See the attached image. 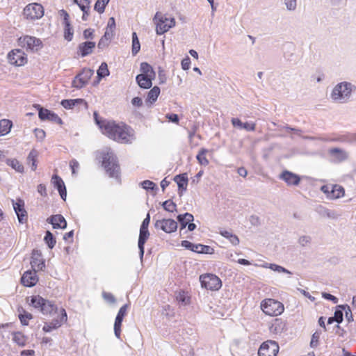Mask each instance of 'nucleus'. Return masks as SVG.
<instances>
[{
    "label": "nucleus",
    "mask_w": 356,
    "mask_h": 356,
    "mask_svg": "<svg viewBox=\"0 0 356 356\" xmlns=\"http://www.w3.org/2000/svg\"><path fill=\"white\" fill-rule=\"evenodd\" d=\"M94 118L103 134L120 143H131L135 140L134 131L124 124H117L113 121L101 120L97 113Z\"/></svg>",
    "instance_id": "f257e3e1"
},
{
    "label": "nucleus",
    "mask_w": 356,
    "mask_h": 356,
    "mask_svg": "<svg viewBox=\"0 0 356 356\" xmlns=\"http://www.w3.org/2000/svg\"><path fill=\"white\" fill-rule=\"evenodd\" d=\"M354 88L355 86L350 82L339 83L333 88L330 98L335 103L346 104L350 100Z\"/></svg>",
    "instance_id": "f03ea898"
},
{
    "label": "nucleus",
    "mask_w": 356,
    "mask_h": 356,
    "mask_svg": "<svg viewBox=\"0 0 356 356\" xmlns=\"http://www.w3.org/2000/svg\"><path fill=\"white\" fill-rule=\"evenodd\" d=\"M30 305L38 309L44 315H52L58 311L57 307L52 302L38 295L31 296Z\"/></svg>",
    "instance_id": "7ed1b4c3"
},
{
    "label": "nucleus",
    "mask_w": 356,
    "mask_h": 356,
    "mask_svg": "<svg viewBox=\"0 0 356 356\" xmlns=\"http://www.w3.org/2000/svg\"><path fill=\"white\" fill-rule=\"evenodd\" d=\"M156 24V32L158 35H162L169 31L170 29L175 26V19L174 17L168 18L165 15L160 12H156L154 19Z\"/></svg>",
    "instance_id": "20e7f679"
},
{
    "label": "nucleus",
    "mask_w": 356,
    "mask_h": 356,
    "mask_svg": "<svg viewBox=\"0 0 356 356\" xmlns=\"http://www.w3.org/2000/svg\"><path fill=\"white\" fill-rule=\"evenodd\" d=\"M102 165L111 177L118 178L120 167L118 163L117 157L112 151H108L104 154L102 157Z\"/></svg>",
    "instance_id": "39448f33"
},
{
    "label": "nucleus",
    "mask_w": 356,
    "mask_h": 356,
    "mask_svg": "<svg viewBox=\"0 0 356 356\" xmlns=\"http://www.w3.org/2000/svg\"><path fill=\"white\" fill-rule=\"evenodd\" d=\"M261 310L267 315L277 316L284 312V305L276 300L267 298L261 302Z\"/></svg>",
    "instance_id": "423d86ee"
},
{
    "label": "nucleus",
    "mask_w": 356,
    "mask_h": 356,
    "mask_svg": "<svg viewBox=\"0 0 356 356\" xmlns=\"http://www.w3.org/2000/svg\"><path fill=\"white\" fill-rule=\"evenodd\" d=\"M201 286L208 290L218 291L222 286V282L213 274H205L200 277Z\"/></svg>",
    "instance_id": "0eeeda50"
},
{
    "label": "nucleus",
    "mask_w": 356,
    "mask_h": 356,
    "mask_svg": "<svg viewBox=\"0 0 356 356\" xmlns=\"http://www.w3.org/2000/svg\"><path fill=\"white\" fill-rule=\"evenodd\" d=\"M24 15L28 19H38L44 15V8L40 3H29L24 9Z\"/></svg>",
    "instance_id": "6e6552de"
},
{
    "label": "nucleus",
    "mask_w": 356,
    "mask_h": 356,
    "mask_svg": "<svg viewBox=\"0 0 356 356\" xmlns=\"http://www.w3.org/2000/svg\"><path fill=\"white\" fill-rule=\"evenodd\" d=\"M19 42L22 47L26 48L27 51L31 52H36L42 47L41 40L33 36L26 35L20 38Z\"/></svg>",
    "instance_id": "1a4fd4ad"
},
{
    "label": "nucleus",
    "mask_w": 356,
    "mask_h": 356,
    "mask_svg": "<svg viewBox=\"0 0 356 356\" xmlns=\"http://www.w3.org/2000/svg\"><path fill=\"white\" fill-rule=\"evenodd\" d=\"M278 343L273 340L264 342L258 350L259 356H276L279 352Z\"/></svg>",
    "instance_id": "9d476101"
},
{
    "label": "nucleus",
    "mask_w": 356,
    "mask_h": 356,
    "mask_svg": "<svg viewBox=\"0 0 356 356\" xmlns=\"http://www.w3.org/2000/svg\"><path fill=\"white\" fill-rule=\"evenodd\" d=\"M94 71L89 68H84L79 73L72 81V86L76 88H81L85 86L92 76Z\"/></svg>",
    "instance_id": "9b49d317"
},
{
    "label": "nucleus",
    "mask_w": 356,
    "mask_h": 356,
    "mask_svg": "<svg viewBox=\"0 0 356 356\" xmlns=\"http://www.w3.org/2000/svg\"><path fill=\"white\" fill-rule=\"evenodd\" d=\"M177 222L170 218L156 220L154 222V227L156 229H161L168 234L175 232L177 229Z\"/></svg>",
    "instance_id": "f8f14e48"
},
{
    "label": "nucleus",
    "mask_w": 356,
    "mask_h": 356,
    "mask_svg": "<svg viewBox=\"0 0 356 356\" xmlns=\"http://www.w3.org/2000/svg\"><path fill=\"white\" fill-rule=\"evenodd\" d=\"M60 318H54L49 323H44L43 326V331L45 332H49L52 330L60 327L62 324L67 321V316L65 310L63 308L60 309Z\"/></svg>",
    "instance_id": "ddd939ff"
},
{
    "label": "nucleus",
    "mask_w": 356,
    "mask_h": 356,
    "mask_svg": "<svg viewBox=\"0 0 356 356\" xmlns=\"http://www.w3.org/2000/svg\"><path fill=\"white\" fill-rule=\"evenodd\" d=\"M8 59L10 64L17 66H22L26 63L27 58L21 49L12 50L8 54Z\"/></svg>",
    "instance_id": "4468645a"
},
{
    "label": "nucleus",
    "mask_w": 356,
    "mask_h": 356,
    "mask_svg": "<svg viewBox=\"0 0 356 356\" xmlns=\"http://www.w3.org/2000/svg\"><path fill=\"white\" fill-rule=\"evenodd\" d=\"M13 209L17 216L19 223L26 222L28 219L27 212L24 209V202L22 199H17V201L12 200Z\"/></svg>",
    "instance_id": "2eb2a0df"
},
{
    "label": "nucleus",
    "mask_w": 356,
    "mask_h": 356,
    "mask_svg": "<svg viewBox=\"0 0 356 356\" xmlns=\"http://www.w3.org/2000/svg\"><path fill=\"white\" fill-rule=\"evenodd\" d=\"M37 107L38 108V116L41 120H49L59 124H62V120L57 114L40 107V105H37Z\"/></svg>",
    "instance_id": "dca6fc26"
},
{
    "label": "nucleus",
    "mask_w": 356,
    "mask_h": 356,
    "mask_svg": "<svg viewBox=\"0 0 356 356\" xmlns=\"http://www.w3.org/2000/svg\"><path fill=\"white\" fill-rule=\"evenodd\" d=\"M31 265L33 270H43L45 268L44 260L42 253L38 250H33L31 255Z\"/></svg>",
    "instance_id": "f3484780"
},
{
    "label": "nucleus",
    "mask_w": 356,
    "mask_h": 356,
    "mask_svg": "<svg viewBox=\"0 0 356 356\" xmlns=\"http://www.w3.org/2000/svg\"><path fill=\"white\" fill-rule=\"evenodd\" d=\"M328 154L332 158V161L337 163H341L347 160L349 156L348 152L338 147L330 149L328 150Z\"/></svg>",
    "instance_id": "a211bd4d"
},
{
    "label": "nucleus",
    "mask_w": 356,
    "mask_h": 356,
    "mask_svg": "<svg viewBox=\"0 0 356 356\" xmlns=\"http://www.w3.org/2000/svg\"><path fill=\"white\" fill-rule=\"evenodd\" d=\"M38 280L36 275V270H27L24 272L22 278L21 282L23 285L28 287H32L35 286Z\"/></svg>",
    "instance_id": "6ab92c4d"
},
{
    "label": "nucleus",
    "mask_w": 356,
    "mask_h": 356,
    "mask_svg": "<svg viewBox=\"0 0 356 356\" xmlns=\"http://www.w3.org/2000/svg\"><path fill=\"white\" fill-rule=\"evenodd\" d=\"M280 178L284 181L288 185L297 186L300 181V177L288 170H284L280 175Z\"/></svg>",
    "instance_id": "aec40b11"
},
{
    "label": "nucleus",
    "mask_w": 356,
    "mask_h": 356,
    "mask_svg": "<svg viewBox=\"0 0 356 356\" xmlns=\"http://www.w3.org/2000/svg\"><path fill=\"white\" fill-rule=\"evenodd\" d=\"M149 236V232L148 229H143L140 228L139 238L138 242V246L139 249L140 258L142 260L145 252V243Z\"/></svg>",
    "instance_id": "412c9836"
},
{
    "label": "nucleus",
    "mask_w": 356,
    "mask_h": 356,
    "mask_svg": "<svg viewBox=\"0 0 356 356\" xmlns=\"http://www.w3.org/2000/svg\"><path fill=\"white\" fill-rule=\"evenodd\" d=\"M174 181L177 182L179 188V194L180 196H181L183 192L186 191L187 189L188 181L187 174L183 173L176 175L174 177Z\"/></svg>",
    "instance_id": "4be33fe9"
},
{
    "label": "nucleus",
    "mask_w": 356,
    "mask_h": 356,
    "mask_svg": "<svg viewBox=\"0 0 356 356\" xmlns=\"http://www.w3.org/2000/svg\"><path fill=\"white\" fill-rule=\"evenodd\" d=\"M47 221L53 225L54 229H65L67 227V222L62 215H53Z\"/></svg>",
    "instance_id": "5701e85b"
},
{
    "label": "nucleus",
    "mask_w": 356,
    "mask_h": 356,
    "mask_svg": "<svg viewBox=\"0 0 356 356\" xmlns=\"http://www.w3.org/2000/svg\"><path fill=\"white\" fill-rule=\"evenodd\" d=\"M95 47V42L88 41L81 42L78 46V52L80 53L81 57H85L90 54Z\"/></svg>",
    "instance_id": "b1692460"
},
{
    "label": "nucleus",
    "mask_w": 356,
    "mask_h": 356,
    "mask_svg": "<svg viewBox=\"0 0 356 356\" xmlns=\"http://www.w3.org/2000/svg\"><path fill=\"white\" fill-rule=\"evenodd\" d=\"M52 181H53L55 187L58 191L60 197L63 200H65L66 196H67V191H66V188H65V186L64 184L63 179L58 175H54L52 177Z\"/></svg>",
    "instance_id": "393cba45"
},
{
    "label": "nucleus",
    "mask_w": 356,
    "mask_h": 356,
    "mask_svg": "<svg viewBox=\"0 0 356 356\" xmlns=\"http://www.w3.org/2000/svg\"><path fill=\"white\" fill-rule=\"evenodd\" d=\"M38 155V151L35 149H32L26 158V163L31 166V168L33 171H35L37 169Z\"/></svg>",
    "instance_id": "a878e982"
},
{
    "label": "nucleus",
    "mask_w": 356,
    "mask_h": 356,
    "mask_svg": "<svg viewBox=\"0 0 356 356\" xmlns=\"http://www.w3.org/2000/svg\"><path fill=\"white\" fill-rule=\"evenodd\" d=\"M154 78L145 76V74H138L136 76V82L138 86L145 89L150 88L152 86V79Z\"/></svg>",
    "instance_id": "bb28decb"
},
{
    "label": "nucleus",
    "mask_w": 356,
    "mask_h": 356,
    "mask_svg": "<svg viewBox=\"0 0 356 356\" xmlns=\"http://www.w3.org/2000/svg\"><path fill=\"white\" fill-rule=\"evenodd\" d=\"M177 219L180 223L181 229H183L188 226L189 222H193L194 220L193 216L190 213H185L177 216Z\"/></svg>",
    "instance_id": "cd10ccee"
},
{
    "label": "nucleus",
    "mask_w": 356,
    "mask_h": 356,
    "mask_svg": "<svg viewBox=\"0 0 356 356\" xmlns=\"http://www.w3.org/2000/svg\"><path fill=\"white\" fill-rule=\"evenodd\" d=\"M331 191L330 195H328V198L334 200L341 197L344 195L345 191L342 186L339 185L331 186Z\"/></svg>",
    "instance_id": "c85d7f7f"
},
{
    "label": "nucleus",
    "mask_w": 356,
    "mask_h": 356,
    "mask_svg": "<svg viewBox=\"0 0 356 356\" xmlns=\"http://www.w3.org/2000/svg\"><path fill=\"white\" fill-rule=\"evenodd\" d=\"M286 330V323L281 318H276L271 327V331L275 334H280Z\"/></svg>",
    "instance_id": "c756f323"
},
{
    "label": "nucleus",
    "mask_w": 356,
    "mask_h": 356,
    "mask_svg": "<svg viewBox=\"0 0 356 356\" xmlns=\"http://www.w3.org/2000/svg\"><path fill=\"white\" fill-rule=\"evenodd\" d=\"M160 92L161 90L159 87L154 86V88H152L147 94L146 102L149 103L150 104L154 103L156 101L160 94Z\"/></svg>",
    "instance_id": "7c9ffc66"
},
{
    "label": "nucleus",
    "mask_w": 356,
    "mask_h": 356,
    "mask_svg": "<svg viewBox=\"0 0 356 356\" xmlns=\"http://www.w3.org/2000/svg\"><path fill=\"white\" fill-rule=\"evenodd\" d=\"M13 123L12 121L3 119L0 120V135L5 136L8 134L12 128Z\"/></svg>",
    "instance_id": "2f4dec72"
},
{
    "label": "nucleus",
    "mask_w": 356,
    "mask_h": 356,
    "mask_svg": "<svg viewBox=\"0 0 356 356\" xmlns=\"http://www.w3.org/2000/svg\"><path fill=\"white\" fill-rule=\"evenodd\" d=\"M6 163L17 172L23 173L24 171L23 165L16 159H7Z\"/></svg>",
    "instance_id": "473e14b6"
},
{
    "label": "nucleus",
    "mask_w": 356,
    "mask_h": 356,
    "mask_svg": "<svg viewBox=\"0 0 356 356\" xmlns=\"http://www.w3.org/2000/svg\"><path fill=\"white\" fill-rule=\"evenodd\" d=\"M79 104H84L86 105V102L83 99H64L61 102V105L67 109L72 108Z\"/></svg>",
    "instance_id": "72a5a7b5"
},
{
    "label": "nucleus",
    "mask_w": 356,
    "mask_h": 356,
    "mask_svg": "<svg viewBox=\"0 0 356 356\" xmlns=\"http://www.w3.org/2000/svg\"><path fill=\"white\" fill-rule=\"evenodd\" d=\"M140 74H145V76H149L154 78L155 72L152 68V67L149 65L147 63L143 62L140 64Z\"/></svg>",
    "instance_id": "f704fd0d"
},
{
    "label": "nucleus",
    "mask_w": 356,
    "mask_h": 356,
    "mask_svg": "<svg viewBox=\"0 0 356 356\" xmlns=\"http://www.w3.org/2000/svg\"><path fill=\"white\" fill-rule=\"evenodd\" d=\"M263 266L264 268H268L271 269L272 270L277 272L279 273H286V274L289 275V276H291L292 275V273L291 271H289L286 268H285L280 265L275 264H266Z\"/></svg>",
    "instance_id": "c9c22d12"
},
{
    "label": "nucleus",
    "mask_w": 356,
    "mask_h": 356,
    "mask_svg": "<svg viewBox=\"0 0 356 356\" xmlns=\"http://www.w3.org/2000/svg\"><path fill=\"white\" fill-rule=\"evenodd\" d=\"M176 300L181 306H186L190 304L191 298L184 291H179L176 296Z\"/></svg>",
    "instance_id": "e433bc0d"
},
{
    "label": "nucleus",
    "mask_w": 356,
    "mask_h": 356,
    "mask_svg": "<svg viewBox=\"0 0 356 356\" xmlns=\"http://www.w3.org/2000/svg\"><path fill=\"white\" fill-rule=\"evenodd\" d=\"M208 152V150L205 148H202L200 149L197 155L196 156V159L198 163L204 166H207L209 162V160L206 157V154Z\"/></svg>",
    "instance_id": "4c0bfd02"
},
{
    "label": "nucleus",
    "mask_w": 356,
    "mask_h": 356,
    "mask_svg": "<svg viewBox=\"0 0 356 356\" xmlns=\"http://www.w3.org/2000/svg\"><path fill=\"white\" fill-rule=\"evenodd\" d=\"M13 341L19 346H24L26 342V337L20 332H15L13 333Z\"/></svg>",
    "instance_id": "58836bf2"
},
{
    "label": "nucleus",
    "mask_w": 356,
    "mask_h": 356,
    "mask_svg": "<svg viewBox=\"0 0 356 356\" xmlns=\"http://www.w3.org/2000/svg\"><path fill=\"white\" fill-rule=\"evenodd\" d=\"M220 234L225 238H227L234 245H236L239 243V239L238 236L229 231H222L220 232Z\"/></svg>",
    "instance_id": "ea45409f"
},
{
    "label": "nucleus",
    "mask_w": 356,
    "mask_h": 356,
    "mask_svg": "<svg viewBox=\"0 0 356 356\" xmlns=\"http://www.w3.org/2000/svg\"><path fill=\"white\" fill-rule=\"evenodd\" d=\"M140 49V44L137 36L136 33L134 32L132 33V54L134 56L136 55Z\"/></svg>",
    "instance_id": "a19ab883"
},
{
    "label": "nucleus",
    "mask_w": 356,
    "mask_h": 356,
    "mask_svg": "<svg viewBox=\"0 0 356 356\" xmlns=\"http://www.w3.org/2000/svg\"><path fill=\"white\" fill-rule=\"evenodd\" d=\"M97 76L99 79L104 78L109 75V70L108 69V65L106 63H102L97 70Z\"/></svg>",
    "instance_id": "79ce46f5"
},
{
    "label": "nucleus",
    "mask_w": 356,
    "mask_h": 356,
    "mask_svg": "<svg viewBox=\"0 0 356 356\" xmlns=\"http://www.w3.org/2000/svg\"><path fill=\"white\" fill-rule=\"evenodd\" d=\"M64 25V37L67 41H71L73 38V29L70 23L63 24Z\"/></svg>",
    "instance_id": "37998d69"
},
{
    "label": "nucleus",
    "mask_w": 356,
    "mask_h": 356,
    "mask_svg": "<svg viewBox=\"0 0 356 356\" xmlns=\"http://www.w3.org/2000/svg\"><path fill=\"white\" fill-rule=\"evenodd\" d=\"M44 240L45 243H47V246L50 249H52L55 246L56 243L54 235L49 231H47L46 232V235L44 236Z\"/></svg>",
    "instance_id": "c03bdc74"
},
{
    "label": "nucleus",
    "mask_w": 356,
    "mask_h": 356,
    "mask_svg": "<svg viewBox=\"0 0 356 356\" xmlns=\"http://www.w3.org/2000/svg\"><path fill=\"white\" fill-rule=\"evenodd\" d=\"M109 0H97L95 4L94 9L102 14L104 12L106 6L108 3Z\"/></svg>",
    "instance_id": "a18cd8bd"
},
{
    "label": "nucleus",
    "mask_w": 356,
    "mask_h": 356,
    "mask_svg": "<svg viewBox=\"0 0 356 356\" xmlns=\"http://www.w3.org/2000/svg\"><path fill=\"white\" fill-rule=\"evenodd\" d=\"M283 3L289 12H293L297 8L298 0H283Z\"/></svg>",
    "instance_id": "49530a36"
},
{
    "label": "nucleus",
    "mask_w": 356,
    "mask_h": 356,
    "mask_svg": "<svg viewBox=\"0 0 356 356\" xmlns=\"http://www.w3.org/2000/svg\"><path fill=\"white\" fill-rule=\"evenodd\" d=\"M111 39L108 38V33H104L101 38L97 44V47L100 49H103L108 46Z\"/></svg>",
    "instance_id": "de8ad7c7"
},
{
    "label": "nucleus",
    "mask_w": 356,
    "mask_h": 356,
    "mask_svg": "<svg viewBox=\"0 0 356 356\" xmlns=\"http://www.w3.org/2000/svg\"><path fill=\"white\" fill-rule=\"evenodd\" d=\"M200 244H193L188 241H183L181 242V246L197 253L198 252V250L200 249Z\"/></svg>",
    "instance_id": "09e8293b"
},
{
    "label": "nucleus",
    "mask_w": 356,
    "mask_h": 356,
    "mask_svg": "<svg viewBox=\"0 0 356 356\" xmlns=\"http://www.w3.org/2000/svg\"><path fill=\"white\" fill-rule=\"evenodd\" d=\"M162 206L163 209L169 212H174L177 211V205L172 200H168L163 202Z\"/></svg>",
    "instance_id": "8fccbe9b"
},
{
    "label": "nucleus",
    "mask_w": 356,
    "mask_h": 356,
    "mask_svg": "<svg viewBox=\"0 0 356 356\" xmlns=\"http://www.w3.org/2000/svg\"><path fill=\"white\" fill-rule=\"evenodd\" d=\"M122 319H120V318H115L114 323V333L117 338H120L121 334V325L122 323Z\"/></svg>",
    "instance_id": "3c124183"
},
{
    "label": "nucleus",
    "mask_w": 356,
    "mask_h": 356,
    "mask_svg": "<svg viewBox=\"0 0 356 356\" xmlns=\"http://www.w3.org/2000/svg\"><path fill=\"white\" fill-rule=\"evenodd\" d=\"M33 318V316L30 313H28L25 311H24V313L23 314H19V318L21 321V323L23 325H28L29 324V322H28V320H30Z\"/></svg>",
    "instance_id": "603ef678"
},
{
    "label": "nucleus",
    "mask_w": 356,
    "mask_h": 356,
    "mask_svg": "<svg viewBox=\"0 0 356 356\" xmlns=\"http://www.w3.org/2000/svg\"><path fill=\"white\" fill-rule=\"evenodd\" d=\"M338 308H341L345 311V316L348 322L353 321V316L352 314L351 309L348 305H339Z\"/></svg>",
    "instance_id": "864d4df0"
},
{
    "label": "nucleus",
    "mask_w": 356,
    "mask_h": 356,
    "mask_svg": "<svg viewBox=\"0 0 356 356\" xmlns=\"http://www.w3.org/2000/svg\"><path fill=\"white\" fill-rule=\"evenodd\" d=\"M140 185L142 186L143 188L148 191V190H154L157 189L156 185L152 181L149 180H145L140 183Z\"/></svg>",
    "instance_id": "5fc2aeb1"
},
{
    "label": "nucleus",
    "mask_w": 356,
    "mask_h": 356,
    "mask_svg": "<svg viewBox=\"0 0 356 356\" xmlns=\"http://www.w3.org/2000/svg\"><path fill=\"white\" fill-rule=\"evenodd\" d=\"M320 336H321V332H315L312 334L311 342H310V346L312 348H316L318 346Z\"/></svg>",
    "instance_id": "6e6d98bb"
},
{
    "label": "nucleus",
    "mask_w": 356,
    "mask_h": 356,
    "mask_svg": "<svg viewBox=\"0 0 356 356\" xmlns=\"http://www.w3.org/2000/svg\"><path fill=\"white\" fill-rule=\"evenodd\" d=\"M312 238L308 235L301 236L298 239V243L302 246L305 247L311 243Z\"/></svg>",
    "instance_id": "4d7b16f0"
},
{
    "label": "nucleus",
    "mask_w": 356,
    "mask_h": 356,
    "mask_svg": "<svg viewBox=\"0 0 356 356\" xmlns=\"http://www.w3.org/2000/svg\"><path fill=\"white\" fill-rule=\"evenodd\" d=\"M333 317L337 323H341L343 321V309L337 307Z\"/></svg>",
    "instance_id": "13d9d810"
},
{
    "label": "nucleus",
    "mask_w": 356,
    "mask_h": 356,
    "mask_svg": "<svg viewBox=\"0 0 356 356\" xmlns=\"http://www.w3.org/2000/svg\"><path fill=\"white\" fill-rule=\"evenodd\" d=\"M197 253L212 254L213 253V249L209 245L200 244V249Z\"/></svg>",
    "instance_id": "bf43d9fd"
},
{
    "label": "nucleus",
    "mask_w": 356,
    "mask_h": 356,
    "mask_svg": "<svg viewBox=\"0 0 356 356\" xmlns=\"http://www.w3.org/2000/svg\"><path fill=\"white\" fill-rule=\"evenodd\" d=\"M34 134L36 138L40 141L43 140L46 136L45 131L43 129L38 128H35L34 129Z\"/></svg>",
    "instance_id": "052dcab7"
},
{
    "label": "nucleus",
    "mask_w": 356,
    "mask_h": 356,
    "mask_svg": "<svg viewBox=\"0 0 356 356\" xmlns=\"http://www.w3.org/2000/svg\"><path fill=\"white\" fill-rule=\"evenodd\" d=\"M128 307L129 305L127 304H125L123 306H122L118 311L116 318H120V319L123 320L124 316L127 314Z\"/></svg>",
    "instance_id": "680f3d73"
},
{
    "label": "nucleus",
    "mask_w": 356,
    "mask_h": 356,
    "mask_svg": "<svg viewBox=\"0 0 356 356\" xmlns=\"http://www.w3.org/2000/svg\"><path fill=\"white\" fill-rule=\"evenodd\" d=\"M353 135V133L351 134H348L346 135H344V136H342L340 138H339L337 140L339 141H341V142H345V143H356V141L355 140H351L350 138H352L351 136Z\"/></svg>",
    "instance_id": "e2e57ef3"
},
{
    "label": "nucleus",
    "mask_w": 356,
    "mask_h": 356,
    "mask_svg": "<svg viewBox=\"0 0 356 356\" xmlns=\"http://www.w3.org/2000/svg\"><path fill=\"white\" fill-rule=\"evenodd\" d=\"M70 165L72 169V175H76V171L79 168V162L76 160L73 159L70 161Z\"/></svg>",
    "instance_id": "0e129e2a"
},
{
    "label": "nucleus",
    "mask_w": 356,
    "mask_h": 356,
    "mask_svg": "<svg viewBox=\"0 0 356 356\" xmlns=\"http://www.w3.org/2000/svg\"><path fill=\"white\" fill-rule=\"evenodd\" d=\"M249 220H250V224L253 226H259L261 224L259 217L256 215H252L250 217Z\"/></svg>",
    "instance_id": "69168bd1"
},
{
    "label": "nucleus",
    "mask_w": 356,
    "mask_h": 356,
    "mask_svg": "<svg viewBox=\"0 0 356 356\" xmlns=\"http://www.w3.org/2000/svg\"><path fill=\"white\" fill-rule=\"evenodd\" d=\"M102 296H103V298H104V300H106L107 302H109L111 303H114L115 302V297L111 293L104 292L102 293Z\"/></svg>",
    "instance_id": "338daca9"
},
{
    "label": "nucleus",
    "mask_w": 356,
    "mask_h": 356,
    "mask_svg": "<svg viewBox=\"0 0 356 356\" xmlns=\"http://www.w3.org/2000/svg\"><path fill=\"white\" fill-rule=\"evenodd\" d=\"M256 124L254 122H245L243 123L242 129H245L248 131H252L255 130Z\"/></svg>",
    "instance_id": "774afa93"
}]
</instances>
